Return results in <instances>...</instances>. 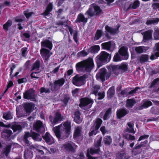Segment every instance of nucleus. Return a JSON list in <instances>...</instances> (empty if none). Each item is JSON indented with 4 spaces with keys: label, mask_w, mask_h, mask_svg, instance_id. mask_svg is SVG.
Instances as JSON below:
<instances>
[{
    "label": "nucleus",
    "mask_w": 159,
    "mask_h": 159,
    "mask_svg": "<svg viewBox=\"0 0 159 159\" xmlns=\"http://www.w3.org/2000/svg\"><path fill=\"white\" fill-rule=\"evenodd\" d=\"M71 123L70 121H67L53 128V131L59 139H65L67 138L71 132Z\"/></svg>",
    "instance_id": "f257e3e1"
},
{
    "label": "nucleus",
    "mask_w": 159,
    "mask_h": 159,
    "mask_svg": "<svg viewBox=\"0 0 159 159\" xmlns=\"http://www.w3.org/2000/svg\"><path fill=\"white\" fill-rule=\"evenodd\" d=\"M93 60L89 58L79 62L76 64L77 70L79 71L90 72L94 66Z\"/></svg>",
    "instance_id": "f03ea898"
},
{
    "label": "nucleus",
    "mask_w": 159,
    "mask_h": 159,
    "mask_svg": "<svg viewBox=\"0 0 159 159\" xmlns=\"http://www.w3.org/2000/svg\"><path fill=\"white\" fill-rule=\"evenodd\" d=\"M102 139V137L101 136H97L96 139L95 140L94 146L95 148H90L88 149L87 153V156L88 159H95L94 158L92 157L90 155V154H93L94 153H98L99 151V147L101 146V143ZM79 158L80 159H84V156L83 153H81L79 155Z\"/></svg>",
    "instance_id": "7ed1b4c3"
},
{
    "label": "nucleus",
    "mask_w": 159,
    "mask_h": 159,
    "mask_svg": "<svg viewBox=\"0 0 159 159\" xmlns=\"http://www.w3.org/2000/svg\"><path fill=\"white\" fill-rule=\"evenodd\" d=\"M34 105L32 103H28L25 104L24 109L26 112L25 113L20 111L19 110V107H17L16 108V112L17 117H20L29 115L31 112L32 110L34 108Z\"/></svg>",
    "instance_id": "20e7f679"
},
{
    "label": "nucleus",
    "mask_w": 159,
    "mask_h": 159,
    "mask_svg": "<svg viewBox=\"0 0 159 159\" xmlns=\"http://www.w3.org/2000/svg\"><path fill=\"white\" fill-rule=\"evenodd\" d=\"M109 56V54L105 51L102 52L96 57V61L98 68L100 67L102 65L104 61H107V60Z\"/></svg>",
    "instance_id": "39448f33"
},
{
    "label": "nucleus",
    "mask_w": 159,
    "mask_h": 159,
    "mask_svg": "<svg viewBox=\"0 0 159 159\" xmlns=\"http://www.w3.org/2000/svg\"><path fill=\"white\" fill-rule=\"evenodd\" d=\"M93 102L91 99L83 98L80 100V106L82 109L87 110L91 108Z\"/></svg>",
    "instance_id": "423d86ee"
},
{
    "label": "nucleus",
    "mask_w": 159,
    "mask_h": 159,
    "mask_svg": "<svg viewBox=\"0 0 159 159\" xmlns=\"http://www.w3.org/2000/svg\"><path fill=\"white\" fill-rule=\"evenodd\" d=\"M102 122V120L100 118H98L93 121V125L92 128L93 130L89 134L90 136L93 135H95L97 134V130L100 126Z\"/></svg>",
    "instance_id": "0eeeda50"
},
{
    "label": "nucleus",
    "mask_w": 159,
    "mask_h": 159,
    "mask_svg": "<svg viewBox=\"0 0 159 159\" xmlns=\"http://www.w3.org/2000/svg\"><path fill=\"white\" fill-rule=\"evenodd\" d=\"M109 76V74L106 72V69L102 68L96 75V77L98 80L103 81L108 79Z\"/></svg>",
    "instance_id": "6e6552de"
},
{
    "label": "nucleus",
    "mask_w": 159,
    "mask_h": 159,
    "mask_svg": "<svg viewBox=\"0 0 159 159\" xmlns=\"http://www.w3.org/2000/svg\"><path fill=\"white\" fill-rule=\"evenodd\" d=\"M102 10L97 6L92 5L87 12L88 14L90 16L94 15H98L101 13Z\"/></svg>",
    "instance_id": "1a4fd4ad"
},
{
    "label": "nucleus",
    "mask_w": 159,
    "mask_h": 159,
    "mask_svg": "<svg viewBox=\"0 0 159 159\" xmlns=\"http://www.w3.org/2000/svg\"><path fill=\"white\" fill-rule=\"evenodd\" d=\"M31 137L34 139L38 141H40L42 140V138L38 134L32 132L31 134H30L29 132L26 133L24 137V141L25 143L26 146H28L29 144V141L27 140V138L29 137Z\"/></svg>",
    "instance_id": "9d476101"
},
{
    "label": "nucleus",
    "mask_w": 159,
    "mask_h": 159,
    "mask_svg": "<svg viewBox=\"0 0 159 159\" xmlns=\"http://www.w3.org/2000/svg\"><path fill=\"white\" fill-rule=\"evenodd\" d=\"M85 78L84 76H79L76 75L73 78L72 83L77 86H81L85 83Z\"/></svg>",
    "instance_id": "9b49d317"
},
{
    "label": "nucleus",
    "mask_w": 159,
    "mask_h": 159,
    "mask_svg": "<svg viewBox=\"0 0 159 159\" xmlns=\"http://www.w3.org/2000/svg\"><path fill=\"white\" fill-rule=\"evenodd\" d=\"M65 83V79L63 78H61L60 80L55 81L54 82L53 85L50 83V86H51V89L55 91L59 89L61 86H62Z\"/></svg>",
    "instance_id": "f8f14e48"
},
{
    "label": "nucleus",
    "mask_w": 159,
    "mask_h": 159,
    "mask_svg": "<svg viewBox=\"0 0 159 159\" xmlns=\"http://www.w3.org/2000/svg\"><path fill=\"white\" fill-rule=\"evenodd\" d=\"M77 147L74 143L71 142H68L64 144L61 147L62 149L65 151H74Z\"/></svg>",
    "instance_id": "ddd939ff"
},
{
    "label": "nucleus",
    "mask_w": 159,
    "mask_h": 159,
    "mask_svg": "<svg viewBox=\"0 0 159 159\" xmlns=\"http://www.w3.org/2000/svg\"><path fill=\"white\" fill-rule=\"evenodd\" d=\"M33 128L38 132H43L45 131L44 127L41 121H37L34 125Z\"/></svg>",
    "instance_id": "4468645a"
},
{
    "label": "nucleus",
    "mask_w": 159,
    "mask_h": 159,
    "mask_svg": "<svg viewBox=\"0 0 159 159\" xmlns=\"http://www.w3.org/2000/svg\"><path fill=\"white\" fill-rule=\"evenodd\" d=\"M24 98L27 99H33L35 98L34 91L32 89L26 91L24 93Z\"/></svg>",
    "instance_id": "2eb2a0df"
},
{
    "label": "nucleus",
    "mask_w": 159,
    "mask_h": 159,
    "mask_svg": "<svg viewBox=\"0 0 159 159\" xmlns=\"http://www.w3.org/2000/svg\"><path fill=\"white\" fill-rule=\"evenodd\" d=\"M49 119L51 122L52 124L54 125L57 123L59 121L62 120V117L61 114L58 112H57L56 113L55 116L54 118H53L52 116H49Z\"/></svg>",
    "instance_id": "dca6fc26"
},
{
    "label": "nucleus",
    "mask_w": 159,
    "mask_h": 159,
    "mask_svg": "<svg viewBox=\"0 0 159 159\" xmlns=\"http://www.w3.org/2000/svg\"><path fill=\"white\" fill-rule=\"evenodd\" d=\"M109 69H112L113 71H115L116 69L124 71H126L127 69V66L125 63H122L120 65L116 66H111L109 67Z\"/></svg>",
    "instance_id": "f3484780"
},
{
    "label": "nucleus",
    "mask_w": 159,
    "mask_h": 159,
    "mask_svg": "<svg viewBox=\"0 0 159 159\" xmlns=\"http://www.w3.org/2000/svg\"><path fill=\"white\" fill-rule=\"evenodd\" d=\"M40 52L43 58L46 61H47L52 55V53H50L49 51L43 48H42L40 50Z\"/></svg>",
    "instance_id": "a211bd4d"
},
{
    "label": "nucleus",
    "mask_w": 159,
    "mask_h": 159,
    "mask_svg": "<svg viewBox=\"0 0 159 159\" xmlns=\"http://www.w3.org/2000/svg\"><path fill=\"white\" fill-rule=\"evenodd\" d=\"M82 130V128L80 126H77L75 128V130L74 135V138L76 140L81 139V132Z\"/></svg>",
    "instance_id": "6ab92c4d"
},
{
    "label": "nucleus",
    "mask_w": 159,
    "mask_h": 159,
    "mask_svg": "<svg viewBox=\"0 0 159 159\" xmlns=\"http://www.w3.org/2000/svg\"><path fill=\"white\" fill-rule=\"evenodd\" d=\"M43 138L46 142L48 144H51L55 142L53 138L48 133H46L43 136Z\"/></svg>",
    "instance_id": "aec40b11"
},
{
    "label": "nucleus",
    "mask_w": 159,
    "mask_h": 159,
    "mask_svg": "<svg viewBox=\"0 0 159 159\" xmlns=\"http://www.w3.org/2000/svg\"><path fill=\"white\" fill-rule=\"evenodd\" d=\"M120 27V26L119 25H117V28L115 29H114L108 25H106L105 27V29L106 33H108L111 34H113L118 33V29Z\"/></svg>",
    "instance_id": "412c9836"
},
{
    "label": "nucleus",
    "mask_w": 159,
    "mask_h": 159,
    "mask_svg": "<svg viewBox=\"0 0 159 159\" xmlns=\"http://www.w3.org/2000/svg\"><path fill=\"white\" fill-rule=\"evenodd\" d=\"M128 111H127L125 108L118 110L116 112L117 118L120 119L124 117L128 113Z\"/></svg>",
    "instance_id": "4be33fe9"
},
{
    "label": "nucleus",
    "mask_w": 159,
    "mask_h": 159,
    "mask_svg": "<svg viewBox=\"0 0 159 159\" xmlns=\"http://www.w3.org/2000/svg\"><path fill=\"white\" fill-rule=\"evenodd\" d=\"M128 48L125 47H122L119 50V52L122 56H124L125 59H127L128 55L127 52Z\"/></svg>",
    "instance_id": "5701e85b"
},
{
    "label": "nucleus",
    "mask_w": 159,
    "mask_h": 159,
    "mask_svg": "<svg viewBox=\"0 0 159 159\" xmlns=\"http://www.w3.org/2000/svg\"><path fill=\"white\" fill-rule=\"evenodd\" d=\"M155 47L156 49L154 50V54H152L151 56V59H156L159 57V43H157L155 44Z\"/></svg>",
    "instance_id": "b1692460"
},
{
    "label": "nucleus",
    "mask_w": 159,
    "mask_h": 159,
    "mask_svg": "<svg viewBox=\"0 0 159 159\" xmlns=\"http://www.w3.org/2000/svg\"><path fill=\"white\" fill-rule=\"evenodd\" d=\"M101 45L103 49L109 50L110 48L112 47L114 48L115 44L113 43H111V42H108L102 43Z\"/></svg>",
    "instance_id": "393cba45"
},
{
    "label": "nucleus",
    "mask_w": 159,
    "mask_h": 159,
    "mask_svg": "<svg viewBox=\"0 0 159 159\" xmlns=\"http://www.w3.org/2000/svg\"><path fill=\"white\" fill-rule=\"evenodd\" d=\"M152 30H149L144 33L143 36V41L146 42L147 40L151 39L152 38Z\"/></svg>",
    "instance_id": "a878e982"
},
{
    "label": "nucleus",
    "mask_w": 159,
    "mask_h": 159,
    "mask_svg": "<svg viewBox=\"0 0 159 159\" xmlns=\"http://www.w3.org/2000/svg\"><path fill=\"white\" fill-rule=\"evenodd\" d=\"M15 20L16 22H19L17 24L18 29L19 30H21L23 29V26L24 25V21L19 17H16L15 18Z\"/></svg>",
    "instance_id": "bb28decb"
},
{
    "label": "nucleus",
    "mask_w": 159,
    "mask_h": 159,
    "mask_svg": "<svg viewBox=\"0 0 159 159\" xmlns=\"http://www.w3.org/2000/svg\"><path fill=\"white\" fill-rule=\"evenodd\" d=\"M42 47H46L51 49L52 48V44L51 42L48 40H45L41 42Z\"/></svg>",
    "instance_id": "cd10ccee"
},
{
    "label": "nucleus",
    "mask_w": 159,
    "mask_h": 159,
    "mask_svg": "<svg viewBox=\"0 0 159 159\" xmlns=\"http://www.w3.org/2000/svg\"><path fill=\"white\" fill-rule=\"evenodd\" d=\"M80 113L79 111H76L75 113L74 116L75 121L77 124H80L82 121L80 117Z\"/></svg>",
    "instance_id": "c85d7f7f"
},
{
    "label": "nucleus",
    "mask_w": 159,
    "mask_h": 159,
    "mask_svg": "<svg viewBox=\"0 0 159 159\" xmlns=\"http://www.w3.org/2000/svg\"><path fill=\"white\" fill-rule=\"evenodd\" d=\"M159 22V18H154L152 19H148L146 22V24L147 25L151 24L156 25Z\"/></svg>",
    "instance_id": "c756f323"
},
{
    "label": "nucleus",
    "mask_w": 159,
    "mask_h": 159,
    "mask_svg": "<svg viewBox=\"0 0 159 159\" xmlns=\"http://www.w3.org/2000/svg\"><path fill=\"white\" fill-rule=\"evenodd\" d=\"M68 29L70 31V32L71 35H72L73 34V39L77 43L78 42V32L76 30H73L72 28L70 27H68Z\"/></svg>",
    "instance_id": "7c9ffc66"
},
{
    "label": "nucleus",
    "mask_w": 159,
    "mask_h": 159,
    "mask_svg": "<svg viewBox=\"0 0 159 159\" xmlns=\"http://www.w3.org/2000/svg\"><path fill=\"white\" fill-rule=\"evenodd\" d=\"M12 134V131L10 129H5L2 133L1 135L2 137L5 138H9Z\"/></svg>",
    "instance_id": "2f4dec72"
},
{
    "label": "nucleus",
    "mask_w": 159,
    "mask_h": 159,
    "mask_svg": "<svg viewBox=\"0 0 159 159\" xmlns=\"http://www.w3.org/2000/svg\"><path fill=\"white\" fill-rule=\"evenodd\" d=\"M87 21V19L85 18L84 16L81 14H79L77 16V18L76 20L77 22H82L83 23H86Z\"/></svg>",
    "instance_id": "473e14b6"
},
{
    "label": "nucleus",
    "mask_w": 159,
    "mask_h": 159,
    "mask_svg": "<svg viewBox=\"0 0 159 159\" xmlns=\"http://www.w3.org/2000/svg\"><path fill=\"white\" fill-rule=\"evenodd\" d=\"M127 125L129 127L127 128V130L128 132L130 133L135 134V132L134 129V124L132 122H130L127 123Z\"/></svg>",
    "instance_id": "72a5a7b5"
},
{
    "label": "nucleus",
    "mask_w": 159,
    "mask_h": 159,
    "mask_svg": "<svg viewBox=\"0 0 159 159\" xmlns=\"http://www.w3.org/2000/svg\"><path fill=\"white\" fill-rule=\"evenodd\" d=\"M149 48L148 47H138L135 48L136 51L138 53H141L143 52L146 51Z\"/></svg>",
    "instance_id": "f704fd0d"
},
{
    "label": "nucleus",
    "mask_w": 159,
    "mask_h": 159,
    "mask_svg": "<svg viewBox=\"0 0 159 159\" xmlns=\"http://www.w3.org/2000/svg\"><path fill=\"white\" fill-rule=\"evenodd\" d=\"M52 3H50L47 6L46 9L44 13V15L46 16L48 15L49 12L52 11Z\"/></svg>",
    "instance_id": "c9c22d12"
},
{
    "label": "nucleus",
    "mask_w": 159,
    "mask_h": 159,
    "mask_svg": "<svg viewBox=\"0 0 159 159\" xmlns=\"http://www.w3.org/2000/svg\"><path fill=\"white\" fill-rule=\"evenodd\" d=\"M33 156V153L30 151L29 150H25L24 154L25 159H30Z\"/></svg>",
    "instance_id": "e433bc0d"
},
{
    "label": "nucleus",
    "mask_w": 159,
    "mask_h": 159,
    "mask_svg": "<svg viewBox=\"0 0 159 159\" xmlns=\"http://www.w3.org/2000/svg\"><path fill=\"white\" fill-rule=\"evenodd\" d=\"M100 50V46L98 45H95L91 47L89 50L92 52L97 53Z\"/></svg>",
    "instance_id": "4c0bfd02"
},
{
    "label": "nucleus",
    "mask_w": 159,
    "mask_h": 159,
    "mask_svg": "<svg viewBox=\"0 0 159 159\" xmlns=\"http://www.w3.org/2000/svg\"><path fill=\"white\" fill-rule=\"evenodd\" d=\"M135 103V100L134 99H128L126 101V106L127 107H132Z\"/></svg>",
    "instance_id": "58836bf2"
},
{
    "label": "nucleus",
    "mask_w": 159,
    "mask_h": 159,
    "mask_svg": "<svg viewBox=\"0 0 159 159\" xmlns=\"http://www.w3.org/2000/svg\"><path fill=\"white\" fill-rule=\"evenodd\" d=\"M22 127L20 125L15 124L13 125L12 127V129L14 132H16L18 131H21L22 130Z\"/></svg>",
    "instance_id": "ea45409f"
},
{
    "label": "nucleus",
    "mask_w": 159,
    "mask_h": 159,
    "mask_svg": "<svg viewBox=\"0 0 159 159\" xmlns=\"http://www.w3.org/2000/svg\"><path fill=\"white\" fill-rule=\"evenodd\" d=\"M12 24V22L11 20H8L7 22L3 25V27L4 30H8Z\"/></svg>",
    "instance_id": "a19ab883"
},
{
    "label": "nucleus",
    "mask_w": 159,
    "mask_h": 159,
    "mask_svg": "<svg viewBox=\"0 0 159 159\" xmlns=\"http://www.w3.org/2000/svg\"><path fill=\"white\" fill-rule=\"evenodd\" d=\"M140 5V3L139 2L136 0L135 1L133 4H131L129 7V8H132L133 9H135L138 7Z\"/></svg>",
    "instance_id": "79ce46f5"
},
{
    "label": "nucleus",
    "mask_w": 159,
    "mask_h": 159,
    "mask_svg": "<svg viewBox=\"0 0 159 159\" xmlns=\"http://www.w3.org/2000/svg\"><path fill=\"white\" fill-rule=\"evenodd\" d=\"M37 149L38 152L39 153H40L42 155L44 153L43 150H47V149L46 148L41 146H38L37 148Z\"/></svg>",
    "instance_id": "37998d69"
},
{
    "label": "nucleus",
    "mask_w": 159,
    "mask_h": 159,
    "mask_svg": "<svg viewBox=\"0 0 159 159\" xmlns=\"http://www.w3.org/2000/svg\"><path fill=\"white\" fill-rule=\"evenodd\" d=\"M99 89L100 86L98 85H95L93 86L92 88L91 93L96 95L98 89Z\"/></svg>",
    "instance_id": "c03bdc74"
},
{
    "label": "nucleus",
    "mask_w": 159,
    "mask_h": 159,
    "mask_svg": "<svg viewBox=\"0 0 159 159\" xmlns=\"http://www.w3.org/2000/svg\"><path fill=\"white\" fill-rule=\"evenodd\" d=\"M159 86V79L157 78L154 80L151 84V87H157ZM159 91V88L158 89Z\"/></svg>",
    "instance_id": "a18cd8bd"
},
{
    "label": "nucleus",
    "mask_w": 159,
    "mask_h": 159,
    "mask_svg": "<svg viewBox=\"0 0 159 159\" xmlns=\"http://www.w3.org/2000/svg\"><path fill=\"white\" fill-rule=\"evenodd\" d=\"M152 105V103L151 102L148 101H145L141 107L142 108H140L139 109H142L143 108H147Z\"/></svg>",
    "instance_id": "49530a36"
},
{
    "label": "nucleus",
    "mask_w": 159,
    "mask_h": 159,
    "mask_svg": "<svg viewBox=\"0 0 159 159\" xmlns=\"http://www.w3.org/2000/svg\"><path fill=\"white\" fill-rule=\"evenodd\" d=\"M3 118L7 120L12 119V117L10 112L4 113L3 114Z\"/></svg>",
    "instance_id": "de8ad7c7"
},
{
    "label": "nucleus",
    "mask_w": 159,
    "mask_h": 159,
    "mask_svg": "<svg viewBox=\"0 0 159 159\" xmlns=\"http://www.w3.org/2000/svg\"><path fill=\"white\" fill-rule=\"evenodd\" d=\"M102 31L100 30H97L94 38V40H97L99 39L102 36Z\"/></svg>",
    "instance_id": "09e8293b"
},
{
    "label": "nucleus",
    "mask_w": 159,
    "mask_h": 159,
    "mask_svg": "<svg viewBox=\"0 0 159 159\" xmlns=\"http://www.w3.org/2000/svg\"><path fill=\"white\" fill-rule=\"evenodd\" d=\"M111 113V109L109 108L106 111L105 114L103 116V119L104 120H106L108 118H109Z\"/></svg>",
    "instance_id": "8fccbe9b"
},
{
    "label": "nucleus",
    "mask_w": 159,
    "mask_h": 159,
    "mask_svg": "<svg viewBox=\"0 0 159 159\" xmlns=\"http://www.w3.org/2000/svg\"><path fill=\"white\" fill-rule=\"evenodd\" d=\"M124 137L128 140H134L135 139L134 136H132L129 134H125L124 135Z\"/></svg>",
    "instance_id": "3c124183"
},
{
    "label": "nucleus",
    "mask_w": 159,
    "mask_h": 159,
    "mask_svg": "<svg viewBox=\"0 0 159 159\" xmlns=\"http://www.w3.org/2000/svg\"><path fill=\"white\" fill-rule=\"evenodd\" d=\"M148 59V56L147 55H143L140 57V61L141 62H143L147 61Z\"/></svg>",
    "instance_id": "603ef678"
},
{
    "label": "nucleus",
    "mask_w": 159,
    "mask_h": 159,
    "mask_svg": "<svg viewBox=\"0 0 159 159\" xmlns=\"http://www.w3.org/2000/svg\"><path fill=\"white\" fill-rule=\"evenodd\" d=\"M113 60L115 61H120L122 60V58L120 55L118 53H116L114 57Z\"/></svg>",
    "instance_id": "864d4df0"
},
{
    "label": "nucleus",
    "mask_w": 159,
    "mask_h": 159,
    "mask_svg": "<svg viewBox=\"0 0 159 159\" xmlns=\"http://www.w3.org/2000/svg\"><path fill=\"white\" fill-rule=\"evenodd\" d=\"M103 140L105 143L107 144H110L111 142V139L110 136H106Z\"/></svg>",
    "instance_id": "5fc2aeb1"
},
{
    "label": "nucleus",
    "mask_w": 159,
    "mask_h": 159,
    "mask_svg": "<svg viewBox=\"0 0 159 159\" xmlns=\"http://www.w3.org/2000/svg\"><path fill=\"white\" fill-rule=\"evenodd\" d=\"M39 67V62L37 61L33 65L32 70H38Z\"/></svg>",
    "instance_id": "6e6d98bb"
},
{
    "label": "nucleus",
    "mask_w": 159,
    "mask_h": 159,
    "mask_svg": "<svg viewBox=\"0 0 159 159\" xmlns=\"http://www.w3.org/2000/svg\"><path fill=\"white\" fill-rule=\"evenodd\" d=\"M114 89L113 88H110L108 91L107 94L108 96L111 97L114 93Z\"/></svg>",
    "instance_id": "4d7b16f0"
},
{
    "label": "nucleus",
    "mask_w": 159,
    "mask_h": 159,
    "mask_svg": "<svg viewBox=\"0 0 159 159\" xmlns=\"http://www.w3.org/2000/svg\"><path fill=\"white\" fill-rule=\"evenodd\" d=\"M11 148V146L10 145H8L6 147L4 151V153L5 154L6 156H8V154L10 152Z\"/></svg>",
    "instance_id": "13d9d810"
},
{
    "label": "nucleus",
    "mask_w": 159,
    "mask_h": 159,
    "mask_svg": "<svg viewBox=\"0 0 159 159\" xmlns=\"http://www.w3.org/2000/svg\"><path fill=\"white\" fill-rule=\"evenodd\" d=\"M88 54V53L84 51H82L79 52L77 55L79 57H84L87 56Z\"/></svg>",
    "instance_id": "bf43d9fd"
},
{
    "label": "nucleus",
    "mask_w": 159,
    "mask_h": 159,
    "mask_svg": "<svg viewBox=\"0 0 159 159\" xmlns=\"http://www.w3.org/2000/svg\"><path fill=\"white\" fill-rule=\"evenodd\" d=\"M154 37L155 39H159V29L155 30L154 34Z\"/></svg>",
    "instance_id": "052dcab7"
},
{
    "label": "nucleus",
    "mask_w": 159,
    "mask_h": 159,
    "mask_svg": "<svg viewBox=\"0 0 159 159\" xmlns=\"http://www.w3.org/2000/svg\"><path fill=\"white\" fill-rule=\"evenodd\" d=\"M33 14L32 12H30L28 10H26L24 11V14L27 18H29Z\"/></svg>",
    "instance_id": "680f3d73"
},
{
    "label": "nucleus",
    "mask_w": 159,
    "mask_h": 159,
    "mask_svg": "<svg viewBox=\"0 0 159 159\" xmlns=\"http://www.w3.org/2000/svg\"><path fill=\"white\" fill-rule=\"evenodd\" d=\"M27 48H23L21 49L22 55L25 57L26 56L27 53Z\"/></svg>",
    "instance_id": "e2e57ef3"
},
{
    "label": "nucleus",
    "mask_w": 159,
    "mask_h": 159,
    "mask_svg": "<svg viewBox=\"0 0 159 159\" xmlns=\"http://www.w3.org/2000/svg\"><path fill=\"white\" fill-rule=\"evenodd\" d=\"M98 99L101 100L104 97L105 94L104 92L99 93L98 94Z\"/></svg>",
    "instance_id": "0e129e2a"
},
{
    "label": "nucleus",
    "mask_w": 159,
    "mask_h": 159,
    "mask_svg": "<svg viewBox=\"0 0 159 159\" xmlns=\"http://www.w3.org/2000/svg\"><path fill=\"white\" fill-rule=\"evenodd\" d=\"M152 6L154 9L159 10V3H154L152 4Z\"/></svg>",
    "instance_id": "69168bd1"
},
{
    "label": "nucleus",
    "mask_w": 159,
    "mask_h": 159,
    "mask_svg": "<svg viewBox=\"0 0 159 159\" xmlns=\"http://www.w3.org/2000/svg\"><path fill=\"white\" fill-rule=\"evenodd\" d=\"M49 90L47 89H45L43 87L41 88L40 90V92L41 93H43V92L48 93L49 92Z\"/></svg>",
    "instance_id": "338daca9"
},
{
    "label": "nucleus",
    "mask_w": 159,
    "mask_h": 159,
    "mask_svg": "<svg viewBox=\"0 0 159 159\" xmlns=\"http://www.w3.org/2000/svg\"><path fill=\"white\" fill-rule=\"evenodd\" d=\"M149 137L148 135H144L141 136H140L139 140V141H140L142 140H143L144 139H147Z\"/></svg>",
    "instance_id": "774afa93"
}]
</instances>
